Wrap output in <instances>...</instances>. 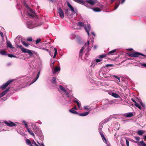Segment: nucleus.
<instances>
[{"label":"nucleus","mask_w":146,"mask_h":146,"mask_svg":"<svg viewBox=\"0 0 146 146\" xmlns=\"http://www.w3.org/2000/svg\"><path fill=\"white\" fill-rule=\"evenodd\" d=\"M94 42V38H91L87 41V44L85 43L84 46L81 48L80 52V57H82V52L84 49L87 47L86 50L84 52L85 53V56H84V59H86V58L88 57L89 54V53L91 49V47L89 46L90 44H91L92 47L93 46V44Z\"/></svg>","instance_id":"f257e3e1"},{"label":"nucleus","mask_w":146,"mask_h":146,"mask_svg":"<svg viewBox=\"0 0 146 146\" xmlns=\"http://www.w3.org/2000/svg\"><path fill=\"white\" fill-rule=\"evenodd\" d=\"M59 86V88H58V91L61 93H64L67 97L69 98L70 99L73 97V95L72 94L71 91L68 89L67 88H65L62 85H60Z\"/></svg>","instance_id":"f03ea898"},{"label":"nucleus","mask_w":146,"mask_h":146,"mask_svg":"<svg viewBox=\"0 0 146 146\" xmlns=\"http://www.w3.org/2000/svg\"><path fill=\"white\" fill-rule=\"evenodd\" d=\"M77 26H78L84 27L85 29L87 32L88 35V36H89V31L90 29V25H88L87 26H86L84 25L83 23L82 22H79L77 24Z\"/></svg>","instance_id":"7ed1b4c3"},{"label":"nucleus","mask_w":146,"mask_h":146,"mask_svg":"<svg viewBox=\"0 0 146 146\" xmlns=\"http://www.w3.org/2000/svg\"><path fill=\"white\" fill-rule=\"evenodd\" d=\"M17 48H19L21 49L23 52L27 53L29 54L31 56L33 55L31 50L24 48L22 45H17Z\"/></svg>","instance_id":"20e7f679"},{"label":"nucleus","mask_w":146,"mask_h":146,"mask_svg":"<svg viewBox=\"0 0 146 146\" xmlns=\"http://www.w3.org/2000/svg\"><path fill=\"white\" fill-rule=\"evenodd\" d=\"M26 6L28 11L30 13L27 12L26 14V16L29 17L30 18H33L35 17V12L31 9L29 8L27 5H26Z\"/></svg>","instance_id":"39448f33"},{"label":"nucleus","mask_w":146,"mask_h":146,"mask_svg":"<svg viewBox=\"0 0 146 146\" xmlns=\"http://www.w3.org/2000/svg\"><path fill=\"white\" fill-rule=\"evenodd\" d=\"M34 132L37 135L40 137L41 139H43V135L41 129L39 128L36 127L34 130Z\"/></svg>","instance_id":"423d86ee"},{"label":"nucleus","mask_w":146,"mask_h":146,"mask_svg":"<svg viewBox=\"0 0 146 146\" xmlns=\"http://www.w3.org/2000/svg\"><path fill=\"white\" fill-rule=\"evenodd\" d=\"M86 2L87 3V5H86V6L88 8H90V5L92 6L94 5L97 3V0H86Z\"/></svg>","instance_id":"0eeeda50"},{"label":"nucleus","mask_w":146,"mask_h":146,"mask_svg":"<svg viewBox=\"0 0 146 146\" xmlns=\"http://www.w3.org/2000/svg\"><path fill=\"white\" fill-rule=\"evenodd\" d=\"M128 54L130 56L133 57H138L140 55L144 57H146V55H144L141 53L137 52H134L132 53H129Z\"/></svg>","instance_id":"6e6552de"},{"label":"nucleus","mask_w":146,"mask_h":146,"mask_svg":"<svg viewBox=\"0 0 146 146\" xmlns=\"http://www.w3.org/2000/svg\"><path fill=\"white\" fill-rule=\"evenodd\" d=\"M26 23L27 24V27L29 29H32L37 26L34 24V23L32 21H27Z\"/></svg>","instance_id":"1a4fd4ad"},{"label":"nucleus","mask_w":146,"mask_h":146,"mask_svg":"<svg viewBox=\"0 0 146 146\" xmlns=\"http://www.w3.org/2000/svg\"><path fill=\"white\" fill-rule=\"evenodd\" d=\"M99 132L102 138L103 141L106 144L109 143L108 141L105 138L104 135L103 134V131L102 130H100Z\"/></svg>","instance_id":"9d476101"},{"label":"nucleus","mask_w":146,"mask_h":146,"mask_svg":"<svg viewBox=\"0 0 146 146\" xmlns=\"http://www.w3.org/2000/svg\"><path fill=\"white\" fill-rule=\"evenodd\" d=\"M13 80H9L6 83L3 84L2 86H0V88H1L3 90H4L10 84H11Z\"/></svg>","instance_id":"9b49d317"},{"label":"nucleus","mask_w":146,"mask_h":146,"mask_svg":"<svg viewBox=\"0 0 146 146\" xmlns=\"http://www.w3.org/2000/svg\"><path fill=\"white\" fill-rule=\"evenodd\" d=\"M104 102H105V103L103 104V105L101 107L102 109L105 110L108 107V104H110L108 99L105 100Z\"/></svg>","instance_id":"f8f14e48"},{"label":"nucleus","mask_w":146,"mask_h":146,"mask_svg":"<svg viewBox=\"0 0 146 146\" xmlns=\"http://www.w3.org/2000/svg\"><path fill=\"white\" fill-rule=\"evenodd\" d=\"M68 7L70 9L71 11L74 13L76 14L77 12V10L74 9L73 7L68 2L67 3Z\"/></svg>","instance_id":"ddd939ff"},{"label":"nucleus","mask_w":146,"mask_h":146,"mask_svg":"<svg viewBox=\"0 0 146 146\" xmlns=\"http://www.w3.org/2000/svg\"><path fill=\"white\" fill-rule=\"evenodd\" d=\"M101 60L96 59L95 60L93 61L91 63V67L94 68V66L96 65V64H97V63L101 61Z\"/></svg>","instance_id":"4468645a"},{"label":"nucleus","mask_w":146,"mask_h":146,"mask_svg":"<svg viewBox=\"0 0 146 146\" xmlns=\"http://www.w3.org/2000/svg\"><path fill=\"white\" fill-rule=\"evenodd\" d=\"M58 13L61 18L62 19L64 17V13L60 7L58 9Z\"/></svg>","instance_id":"2eb2a0df"},{"label":"nucleus","mask_w":146,"mask_h":146,"mask_svg":"<svg viewBox=\"0 0 146 146\" xmlns=\"http://www.w3.org/2000/svg\"><path fill=\"white\" fill-rule=\"evenodd\" d=\"M74 1L76 2L85 6H86V5L88 6L86 3H87L86 2V0L85 1L83 0H74Z\"/></svg>","instance_id":"dca6fc26"},{"label":"nucleus","mask_w":146,"mask_h":146,"mask_svg":"<svg viewBox=\"0 0 146 146\" xmlns=\"http://www.w3.org/2000/svg\"><path fill=\"white\" fill-rule=\"evenodd\" d=\"M109 94L111 95L112 96L116 98H120V96L117 94L113 93L112 92H109Z\"/></svg>","instance_id":"f3484780"},{"label":"nucleus","mask_w":146,"mask_h":146,"mask_svg":"<svg viewBox=\"0 0 146 146\" xmlns=\"http://www.w3.org/2000/svg\"><path fill=\"white\" fill-rule=\"evenodd\" d=\"M5 123L7 125L10 126H15L16 125V124L11 121L8 122L7 121H5Z\"/></svg>","instance_id":"a211bd4d"},{"label":"nucleus","mask_w":146,"mask_h":146,"mask_svg":"<svg viewBox=\"0 0 146 146\" xmlns=\"http://www.w3.org/2000/svg\"><path fill=\"white\" fill-rule=\"evenodd\" d=\"M60 70V67H56L54 68H53L52 70V72L53 74H55L57 72H59Z\"/></svg>","instance_id":"6ab92c4d"},{"label":"nucleus","mask_w":146,"mask_h":146,"mask_svg":"<svg viewBox=\"0 0 146 146\" xmlns=\"http://www.w3.org/2000/svg\"><path fill=\"white\" fill-rule=\"evenodd\" d=\"M6 45L7 48H9L11 49H13L14 48L11 42L8 40H7Z\"/></svg>","instance_id":"aec40b11"},{"label":"nucleus","mask_w":146,"mask_h":146,"mask_svg":"<svg viewBox=\"0 0 146 146\" xmlns=\"http://www.w3.org/2000/svg\"><path fill=\"white\" fill-rule=\"evenodd\" d=\"M111 119V117H109L107 119H106L102 121L100 123V124H104L107 122L109 121Z\"/></svg>","instance_id":"412c9836"},{"label":"nucleus","mask_w":146,"mask_h":146,"mask_svg":"<svg viewBox=\"0 0 146 146\" xmlns=\"http://www.w3.org/2000/svg\"><path fill=\"white\" fill-rule=\"evenodd\" d=\"M40 71H39V72H38V74L37 75V76H36V77L35 78V79L33 80L32 81V82H31V83L29 85H31V84L33 83H34L36 81V80L38 79V78L39 77V75H40Z\"/></svg>","instance_id":"4be33fe9"},{"label":"nucleus","mask_w":146,"mask_h":146,"mask_svg":"<svg viewBox=\"0 0 146 146\" xmlns=\"http://www.w3.org/2000/svg\"><path fill=\"white\" fill-rule=\"evenodd\" d=\"M73 102L77 104L78 107L80 109L81 108V104L79 102L78 100L76 98H75V99L73 100Z\"/></svg>","instance_id":"5701e85b"},{"label":"nucleus","mask_w":146,"mask_h":146,"mask_svg":"<svg viewBox=\"0 0 146 146\" xmlns=\"http://www.w3.org/2000/svg\"><path fill=\"white\" fill-rule=\"evenodd\" d=\"M89 113V112H86L81 113H78V115L81 116H85L87 115Z\"/></svg>","instance_id":"b1692460"},{"label":"nucleus","mask_w":146,"mask_h":146,"mask_svg":"<svg viewBox=\"0 0 146 146\" xmlns=\"http://www.w3.org/2000/svg\"><path fill=\"white\" fill-rule=\"evenodd\" d=\"M133 115V113L131 112L125 114L124 116L127 117H131Z\"/></svg>","instance_id":"393cba45"},{"label":"nucleus","mask_w":146,"mask_h":146,"mask_svg":"<svg viewBox=\"0 0 146 146\" xmlns=\"http://www.w3.org/2000/svg\"><path fill=\"white\" fill-rule=\"evenodd\" d=\"M139 102L141 106L142 107V110L143 111H144V109L146 108L145 105L144 103H143L142 102L141 100H139Z\"/></svg>","instance_id":"a878e982"},{"label":"nucleus","mask_w":146,"mask_h":146,"mask_svg":"<svg viewBox=\"0 0 146 146\" xmlns=\"http://www.w3.org/2000/svg\"><path fill=\"white\" fill-rule=\"evenodd\" d=\"M138 145L140 146H146V144L143 140L141 141L140 143L138 142Z\"/></svg>","instance_id":"bb28decb"},{"label":"nucleus","mask_w":146,"mask_h":146,"mask_svg":"<svg viewBox=\"0 0 146 146\" xmlns=\"http://www.w3.org/2000/svg\"><path fill=\"white\" fill-rule=\"evenodd\" d=\"M117 50V49H114L110 51L108 53V54H109L110 55H113L114 54V53Z\"/></svg>","instance_id":"cd10ccee"},{"label":"nucleus","mask_w":146,"mask_h":146,"mask_svg":"<svg viewBox=\"0 0 146 146\" xmlns=\"http://www.w3.org/2000/svg\"><path fill=\"white\" fill-rule=\"evenodd\" d=\"M112 76V75L108 73L106 74H105V73H104V76H103L105 78H107L111 77Z\"/></svg>","instance_id":"c85d7f7f"},{"label":"nucleus","mask_w":146,"mask_h":146,"mask_svg":"<svg viewBox=\"0 0 146 146\" xmlns=\"http://www.w3.org/2000/svg\"><path fill=\"white\" fill-rule=\"evenodd\" d=\"M0 54L3 55H7L6 52L3 50H1L0 51Z\"/></svg>","instance_id":"c756f323"},{"label":"nucleus","mask_w":146,"mask_h":146,"mask_svg":"<svg viewBox=\"0 0 146 146\" xmlns=\"http://www.w3.org/2000/svg\"><path fill=\"white\" fill-rule=\"evenodd\" d=\"M69 111L70 112L73 114H78V113L77 112L72 109H70Z\"/></svg>","instance_id":"7c9ffc66"},{"label":"nucleus","mask_w":146,"mask_h":146,"mask_svg":"<svg viewBox=\"0 0 146 146\" xmlns=\"http://www.w3.org/2000/svg\"><path fill=\"white\" fill-rule=\"evenodd\" d=\"M92 9L95 12H100L101 11V9L98 7L93 8Z\"/></svg>","instance_id":"2f4dec72"},{"label":"nucleus","mask_w":146,"mask_h":146,"mask_svg":"<svg viewBox=\"0 0 146 146\" xmlns=\"http://www.w3.org/2000/svg\"><path fill=\"white\" fill-rule=\"evenodd\" d=\"M51 82L53 84H55L56 83V78L55 77H53L51 79Z\"/></svg>","instance_id":"473e14b6"},{"label":"nucleus","mask_w":146,"mask_h":146,"mask_svg":"<svg viewBox=\"0 0 146 146\" xmlns=\"http://www.w3.org/2000/svg\"><path fill=\"white\" fill-rule=\"evenodd\" d=\"M27 130L31 135H32L33 136L35 137V135L31 130L29 129Z\"/></svg>","instance_id":"72a5a7b5"},{"label":"nucleus","mask_w":146,"mask_h":146,"mask_svg":"<svg viewBox=\"0 0 146 146\" xmlns=\"http://www.w3.org/2000/svg\"><path fill=\"white\" fill-rule=\"evenodd\" d=\"M26 142L27 144L30 145V146L31 145V143L30 140L28 139H26Z\"/></svg>","instance_id":"f704fd0d"},{"label":"nucleus","mask_w":146,"mask_h":146,"mask_svg":"<svg viewBox=\"0 0 146 146\" xmlns=\"http://www.w3.org/2000/svg\"><path fill=\"white\" fill-rule=\"evenodd\" d=\"M31 145H31L30 146H39V145H37L35 141L34 140H33L32 143H31Z\"/></svg>","instance_id":"c9c22d12"},{"label":"nucleus","mask_w":146,"mask_h":146,"mask_svg":"<svg viewBox=\"0 0 146 146\" xmlns=\"http://www.w3.org/2000/svg\"><path fill=\"white\" fill-rule=\"evenodd\" d=\"M108 55V54H103L99 56V58H102L106 57Z\"/></svg>","instance_id":"e433bc0d"},{"label":"nucleus","mask_w":146,"mask_h":146,"mask_svg":"<svg viewBox=\"0 0 146 146\" xmlns=\"http://www.w3.org/2000/svg\"><path fill=\"white\" fill-rule=\"evenodd\" d=\"M137 133L140 135H141L143 134V131L142 130H139Z\"/></svg>","instance_id":"4c0bfd02"},{"label":"nucleus","mask_w":146,"mask_h":146,"mask_svg":"<svg viewBox=\"0 0 146 146\" xmlns=\"http://www.w3.org/2000/svg\"><path fill=\"white\" fill-rule=\"evenodd\" d=\"M9 88H8L5 90L1 93L4 96L9 91Z\"/></svg>","instance_id":"58836bf2"},{"label":"nucleus","mask_w":146,"mask_h":146,"mask_svg":"<svg viewBox=\"0 0 146 146\" xmlns=\"http://www.w3.org/2000/svg\"><path fill=\"white\" fill-rule=\"evenodd\" d=\"M135 106L138 108L140 110H142V108L141 107V105H139L138 103H137L135 104Z\"/></svg>","instance_id":"ea45409f"},{"label":"nucleus","mask_w":146,"mask_h":146,"mask_svg":"<svg viewBox=\"0 0 146 146\" xmlns=\"http://www.w3.org/2000/svg\"><path fill=\"white\" fill-rule=\"evenodd\" d=\"M21 42L22 44L26 47H28V46L29 45L27 43H26L25 41H21Z\"/></svg>","instance_id":"a19ab883"},{"label":"nucleus","mask_w":146,"mask_h":146,"mask_svg":"<svg viewBox=\"0 0 146 146\" xmlns=\"http://www.w3.org/2000/svg\"><path fill=\"white\" fill-rule=\"evenodd\" d=\"M140 65L141 67H146V62L144 63H140Z\"/></svg>","instance_id":"79ce46f5"},{"label":"nucleus","mask_w":146,"mask_h":146,"mask_svg":"<svg viewBox=\"0 0 146 146\" xmlns=\"http://www.w3.org/2000/svg\"><path fill=\"white\" fill-rule=\"evenodd\" d=\"M10 58H12V57H16V56L12 54H8L7 55Z\"/></svg>","instance_id":"37998d69"},{"label":"nucleus","mask_w":146,"mask_h":146,"mask_svg":"<svg viewBox=\"0 0 146 146\" xmlns=\"http://www.w3.org/2000/svg\"><path fill=\"white\" fill-rule=\"evenodd\" d=\"M140 138L139 137H135V139L136 141L139 142Z\"/></svg>","instance_id":"c03bdc74"},{"label":"nucleus","mask_w":146,"mask_h":146,"mask_svg":"<svg viewBox=\"0 0 146 146\" xmlns=\"http://www.w3.org/2000/svg\"><path fill=\"white\" fill-rule=\"evenodd\" d=\"M108 72H107V70H106V71H104L101 73H100V75L102 76H104V73H105V74H106L108 73Z\"/></svg>","instance_id":"a18cd8bd"},{"label":"nucleus","mask_w":146,"mask_h":146,"mask_svg":"<svg viewBox=\"0 0 146 146\" xmlns=\"http://www.w3.org/2000/svg\"><path fill=\"white\" fill-rule=\"evenodd\" d=\"M129 141H131L132 142H133L134 143H137V144H138V141H135L133 140L132 139H129Z\"/></svg>","instance_id":"49530a36"},{"label":"nucleus","mask_w":146,"mask_h":146,"mask_svg":"<svg viewBox=\"0 0 146 146\" xmlns=\"http://www.w3.org/2000/svg\"><path fill=\"white\" fill-rule=\"evenodd\" d=\"M54 50L55 52L54 53V55H55L56 56L57 54V49L56 48H54Z\"/></svg>","instance_id":"de8ad7c7"},{"label":"nucleus","mask_w":146,"mask_h":146,"mask_svg":"<svg viewBox=\"0 0 146 146\" xmlns=\"http://www.w3.org/2000/svg\"><path fill=\"white\" fill-rule=\"evenodd\" d=\"M41 41V39L40 38H38L37 39L36 41V44H37L40 42Z\"/></svg>","instance_id":"09e8293b"},{"label":"nucleus","mask_w":146,"mask_h":146,"mask_svg":"<svg viewBox=\"0 0 146 146\" xmlns=\"http://www.w3.org/2000/svg\"><path fill=\"white\" fill-rule=\"evenodd\" d=\"M55 62V61H54L53 59H51L50 60V63H52V64H54Z\"/></svg>","instance_id":"8fccbe9b"},{"label":"nucleus","mask_w":146,"mask_h":146,"mask_svg":"<svg viewBox=\"0 0 146 146\" xmlns=\"http://www.w3.org/2000/svg\"><path fill=\"white\" fill-rule=\"evenodd\" d=\"M84 109L85 110H89L90 109L89 108V106H86L84 107Z\"/></svg>","instance_id":"3c124183"},{"label":"nucleus","mask_w":146,"mask_h":146,"mask_svg":"<svg viewBox=\"0 0 146 146\" xmlns=\"http://www.w3.org/2000/svg\"><path fill=\"white\" fill-rule=\"evenodd\" d=\"M50 66L52 69L54 68V64H52V63H50Z\"/></svg>","instance_id":"603ef678"},{"label":"nucleus","mask_w":146,"mask_h":146,"mask_svg":"<svg viewBox=\"0 0 146 146\" xmlns=\"http://www.w3.org/2000/svg\"><path fill=\"white\" fill-rule=\"evenodd\" d=\"M102 124H100V123L99 124V129L100 130H99V131L100 130H101V129L102 128Z\"/></svg>","instance_id":"864d4df0"},{"label":"nucleus","mask_w":146,"mask_h":146,"mask_svg":"<svg viewBox=\"0 0 146 146\" xmlns=\"http://www.w3.org/2000/svg\"><path fill=\"white\" fill-rule=\"evenodd\" d=\"M27 40L29 41H32V39L31 37H29L27 39Z\"/></svg>","instance_id":"5fc2aeb1"},{"label":"nucleus","mask_w":146,"mask_h":146,"mask_svg":"<svg viewBox=\"0 0 146 146\" xmlns=\"http://www.w3.org/2000/svg\"><path fill=\"white\" fill-rule=\"evenodd\" d=\"M126 143L127 146H129V141L127 140L126 139Z\"/></svg>","instance_id":"6e6d98bb"},{"label":"nucleus","mask_w":146,"mask_h":146,"mask_svg":"<svg viewBox=\"0 0 146 146\" xmlns=\"http://www.w3.org/2000/svg\"><path fill=\"white\" fill-rule=\"evenodd\" d=\"M42 49L44 50H45L47 52H49V50L46 48H42Z\"/></svg>","instance_id":"4d7b16f0"},{"label":"nucleus","mask_w":146,"mask_h":146,"mask_svg":"<svg viewBox=\"0 0 146 146\" xmlns=\"http://www.w3.org/2000/svg\"><path fill=\"white\" fill-rule=\"evenodd\" d=\"M106 66L108 67L109 66H113V65L112 64H108L106 65Z\"/></svg>","instance_id":"13d9d810"},{"label":"nucleus","mask_w":146,"mask_h":146,"mask_svg":"<svg viewBox=\"0 0 146 146\" xmlns=\"http://www.w3.org/2000/svg\"><path fill=\"white\" fill-rule=\"evenodd\" d=\"M22 122H23V123L24 124V125H26V124H27V123L25 121L23 120L22 121Z\"/></svg>","instance_id":"bf43d9fd"},{"label":"nucleus","mask_w":146,"mask_h":146,"mask_svg":"<svg viewBox=\"0 0 146 146\" xmlns=\"http://www.w3.org/2000/svg\"><path fill=\"white\" fill-rule=\"evenodd\" d=\"M72 109L73 110H77V108L76 106H75L74 108H73Z\"/></svg>","instance_id":"052dcab7"},{"label":"nucleus","mask_w":146,"mask_h":146,"mask_svg":"<svg viewBox=\"0 0 146 146\" xmlns=\"http://www.w3.org/2000/svg\"><path fill=\"white\" fill-rule=\"evenodd\" d=\"M97 45H95L94 47V50L96 49L97 48Z\"/></svg>","instance_id":"680f3d73"},{"label":"nucleus","mask_w":146,"mask_h":146,"mask_svg":"<svg viewBox=\"0 0 146 146\" xmlns=\"http://www.w3.org/2000/svg\"><path fill=\"white\" fill-rule=\"evenodd\" d=\"M68 10V9H66L65 10V13L66 14H67Z\"/></svg>","instance_id":"e2e57ef3"},{"label":"nucleus","mask_w":146,"mask_h":146,"mask_svg":"<svg viewBox=\"0 0 146 146\" xmlns=\"http://www.w3.org/2000/svg\"><path fill=\"white\" fill-rule=\"evenodd\" d=\"M0 35L2 37H3V35L2 32L0 33Z\"/></svg>","instance_id":"0e129e2a"},{"label":"nucleus","mask_w":146,"mask_h":146,"mask_svg":"<svg viewBox=\"0 0 146 146\" xmlns=\"http://www.w3.org/2000/svg\"><path fill=\"white\" fill-rule=\"evenodd\" d=\"M25 127L26 128H27V130L29 129V128H28V125H27V124L25 125Z\"/></svg>","instance_id":"69168bd1"},{"label":"nucleus","mask_w":146,"mask_h":146,"mask_svg":"<svg viewBox=\"0 0 146 146\" xmlns=\"http://www.w3.org/2000/svg\"><path fill=\"white\" fill-rule=\"evenodd\" d=\"M38 144L40 145L41 146H45L44 143H41L40 144L39 143Z\"/></svg>","instance_id":"338daca9"},{"label":"nucleus","mask_w":146,"mask_h":146,"mask_svg":"<svg viewBox=\"0 0 146 146\" xmlns=\"http://www.w3.org/2000/svg\"><path fill=\"white\" fill-rule=\"evenodd\" d=\"M91 34H92V35L94 36H95V33H94V32H91Z\"/></svg>","instance_id":"774afa93"}]
</instances>
